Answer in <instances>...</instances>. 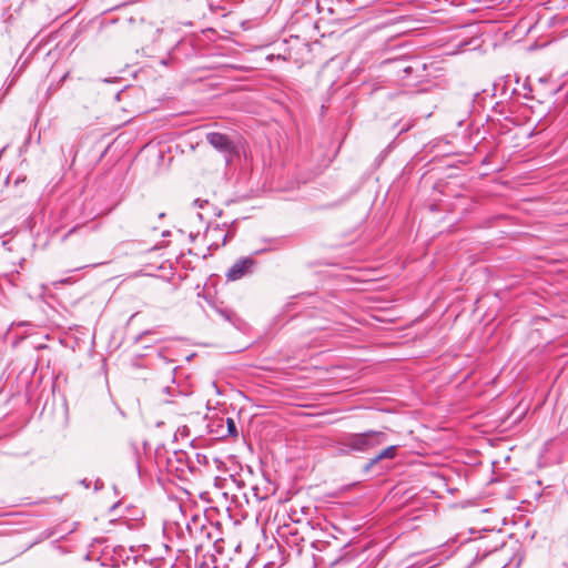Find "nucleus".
I'll return each mask as SVG.
<instances>
[{
	"mask_svg": "<svg viewBox=\"0 0 568 568\" xmlns=\"http://www.w3.org/2000/svg\"><path fill=\"white\" fill-rule=\"evenodd\" d=\"M225 423H226L225 432H224V425L223 424L220 425L221 430L219 433L221 434V436L222 437H226V436L237 437L239 432H237V427H236L234 419L229 417V418H226Z\"/></svg>",
	"mask_w": 568,
	"mask_h": 568,
	"instance_id": "nucleus-7",
	"label": "nucleus"
},
{
	"mask_svg": "<svg viewBox=\"0 0 568 568\" xmlns=\"http://www.w3.org/2000/svg\"><path fill=\"white\" fill-rule=\"evenodd\" d=\"M207 203H209V202H207V200L196 199V200L194 201V204H195L196 206H199V207H203V206H204V204H207Z\"/></svg>",
	"mask_w": 568,
	"mask_h": 568,
	"instance_id": "nucleus-10",
	"label": "nucleus"
},
{
	"mask_svg": "<svg viewBox=\"0 0 568 568\" xmlns=\"http://www.w3.org/2000/svg\"><path fill=\"white\" fill-rule=\"evenodd\" d=\"M99 214V212H95L93 210H90L89 213L84 214V217L85 219H92V217H95L97 215Z\"/></svg>",
	"mask_w": 568,
	"mask_h": 568,
	"instance_id": "nucleus-12",
	"label": "nucleus"
},
{
	"mask_svg": "<svg viewBox=\"0 0 568 568\" xmlns=\"http://www.w3.org/2000/svg\"><path fill=\"white\" fill-rule=\"evenodd\" d=\"M121 506V501H116L115 504H113L111 507H110V514H115V511L118 510V508Z\"/></svg>",
	"mask_w": 568,
	"mask_h": 568,
	"instance_id": "nucleus-11",
	"label": "nucleus"
},
{
	"mask_svg": "<svg viewBox=\"0 0 568 568\" xmlns=\"http://www.w3.org/2000/svg\"><path fill=\"white\" fill-rule=\"evenodd\" d=\"M70 283H71L70 277H67V278H63V280H60L57 282H52V284H51L52 287L47 288L49 296L51 298L55 300L58 305H60L64 311H68V308H69L70 298H69V293L62 291V286L69 285Z\"/></svg>",
	"mask_w": 568,
	"mask_h": 568,
	"instance_id": "nucleus-4",
	"label": "nucleus"
},
{
	"mask_svg": "<svg viewBox=\"0 0 568 568\" xmlns=\"http://www.w3.org/2000/svg\"><path fill=\"white\" fill-rule=\"evenodd\" d=\"M81 562L78 564V568H84L82 567L83 564L87 561L89 562L88 568H101L102 565L100 564V556L99 552L95 550H89V551H82L81 552Z\"/></svg>",
	"mask_w": 568,
	"mask_h": 568,
	"instance_id": "nucleus-6",
	"label": "nucleus"
},
{
	"mask_svg": "<svg viewBox=\"0 0 568 568\" xmlns=\"http://www.w3.org/2000/svg\"><path fill=\"white\" fill-rule=\"evenodd\" d=\"M206 141L219 152L223 153L226 158V162L235 152V144L229 135L220 132H209L206 134Z\"/></svg>",
	"mask_w": 568,
	"mask_h": 568,
	"instance_id": "nucleus-2",
	"label": "nucleus"
},
{
	"mask_svg": "<svg viewBox=\"0 0 568 568\" xmlns=\"http://www.w3.org/2000/svg\"><path fill=\"white\" fill-rule=\"evenodd\" d=\"M69 72H65L64 75H63V80L68 77Z\"/></svg>",
	"mask_w": 568,
	"mask_h": 568,
	"instance_id": "nucleus-19",
	"label": "nucleus"
},
{
	"mask_svg": "<svg viewBox=\"0 0 568 568\" xmlns=\"http://www.w3.org/2000/svg\"><path fill=\"white\" fill-rule=\"evenodd\" d=\"M168 234H170V231L163 232L164 236H168Z\"/></svg>",
	"mask_w": 568,
	"mask_h": 568,
	"instance_id": "nucleus-18",
	"label": "nucleus"
},
{
	"mask_svg": "<svg viewBox=\"0 0 568 568\" xmlns=\"http://www.w3.org/2000/svg\"><path fill=\"white\" fill-rule=\"evenodd\" d=\"M168 234H170V231L163 232L164 236H168Z\"/></svg>",
	"mask_w": 568,
	"mask_h": 568,
	"instance_id": "nucleus-17",
	"label": "nucleus"
},
{
	"mask_svg": "<svg viewBox=\"0 0 568 568\" xmlns=\"http://www.w3.org/2000/svg\"><path fill=\"white\" fill-rule=\"evenodd\" d=\"M219 246H220V244H219V243H216V242H212V243L210 244V247H215V248H217Z\"/></svg>",
	"mask_w": 568,
	"mask_h": 568,
	"instance_id": "nucleus-15",
	"label": "nucleus"
},
{
	"mask_svg": "<svg viewBox=\"0 0 568 568\" xmlns=\"http://www.w3.org/2000/svg\"><path fill=\"white\" fill-rule=\"evenodd\" d=\"M104 487V484L101 479H97L94 481V490L98 491V490H101L102 488Z\"/></svg>",
	"mask_w": 568,
	"mask_h": 568,
	"instance_id": "nucleus-9",
	"label": "nucleus"
},
{
	"mask_svg": "<svg viewBox=\"0 0 568 568\" xmlns=\"http://www.w3.org/2000/svg\"><path fill=\"white\" fill-rule=\"evenodd\" d=\"M386 440L387 435L378 430L345 433L335 440L333 447L338 456L368 454Z\"/></svg>",
	"mask_w": 568,
	"mask_h": 568,
	"instance_id": "nucleus-1",
	"label": "nucleus"
},
{
	"mask_svg": "<svg viewBox=\"0 0 568 568\" xmlns=\"http://www.w3.org/2000/svg\"><path fill=\"white\" fill-rule=\"evenodd\" d=\"M80 485H82L84 488H89L90 481L88 479L80 480Z\"/></svg>",
	"mask_w": 568,
	"mask_h": 568,
	"instance_id": "nucleus-13",
	"label": "nucleus"
},
{
	"mask_svg": "<svg viewBox=\"0 0 568 568\" xmlns=\"http://www.w3.org/2000/svg\"><path fill=\"white\" fill-rule=\"evenodd\" d=\"M168 234H170V231L163 232L164 236H168Z\"/></svg>",
	"mask_w": 568,
	"mask_h": 568,
	"instance_id": "nucleus-16",
	"label": "nucleus"
},
{
	"mask_svg": "<svg viewBox=\"0 0 568 568\" xmlns=\"http://www.w3.org/2000/svg\"><path fill=\"white\" fill-rule=\"evenodd\" d=\"M397 446L392 445L384 449H382L378 454H376L369 462L365 465L364 469L366 471L371 470L376 464L385 459H394L397 455Z\"/></svg>",
	"mask_w": 568,
	"mask_h": 568,
	"instance_id": "nucleus-5",
	"label": "nucleus"
},
{
	"mask_svg": "<svg viewBox=\"0 0 568 568\" xmlns=\"http://www.w3.org/2000/svg\"><path fill=\"white\" fill-rule=\"evenodd\" d=\"M403 71L406 73V74H409L412 72V67H406L403 69Z\"/></svg>",
	"mask_w": 568,
	"mask_h": 568,
	"instance_id": "nucleus-14",
	"label": "nucleus"
},
{
	"mask_svg": "<svg viewBox=\"0 0 568 568\" xmlns=\"http://www.w3.org/2000/svg\"><path fill=\"white\" fill-rule=\"evenodd\" d=\"M206 237H212V239H219L221 237L222 239V245H225L226 243V240H227V234L224 233V230L221 229L219 225L212 227V229H209L206 234H205Z\"/></svg>",
	"mask_w": 568,
	"mask_h": 568,
	"instance_id": "nucleus-8",
	"label": "nucleus"
},
{
	"mask_svg": "<svg viewBox=\"0 0 568 568\" xmlns=\"http://www.w3.org/2000/svg\"><path fill=\"white\" fill-rule=\"evenodd\" d=\"M256 261L252 257H241L229 268L226 277L229 281H237L253 272Z\"/></svg>",
	"mask_w": 568,
	"mask_h": 568,
	"instance_id": "nucleus-3",
	"label": "nucleus"
}]
</instances>
